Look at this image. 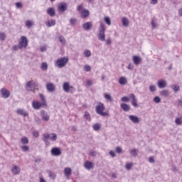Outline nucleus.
<instances>
[{
    "instance_id": "423d86ee",
    "label": "nucleus",
    "mask_w": 182,
    "mask_h": 182,
    "mask_svg": "<svg viewBox=\"0 0 182 182\" xmlns=\"http://www.w3.org/2000/svg\"><path fill=\"white\" fill-rule=\"evenodd\" d=\"M1 97H3L4 99H8V97L11 96V92L5 87L1 88Z\"/></svg>"
},
{
    "instance_id": "1a4fd4ad",
    "label": "nucleus",
    "mask_w": 182,
    "mask_h": 182,
    "mask_svg": "<svg viewBox=\"0 0 182 182\" xmlns=\"http://www.w3.org/2000/svg\"><path fill=\"white\" fill-rule=\"evenodd\" d=\"M157 85L159 89H164L167 86V82L165 80H158Z\"/></svg>"
},
{
    "instance_id": "393cba45",
    "label": "nucleus",
    "mask_w": 182,
    "mask_h": 182,
    "mask_svg": "<svg viewBox=\"0 0 182 182\" xmlns=\"http://www.w3.org/2000/svg\"><path fill=\"white\" fill-rule=\"evenodd\" d=\"M41 100L42 101L41 104L42 106H48V104H46V99L45 98V95L43 94L40 95Z\"/></svg>"
},
{
    "instance_id": "39448f33",
    "label": "nucleus",
    "mask_w": 182,
    "mask_h": 182,
    "mask_svg": "<svg viewBox=\"0 0 182 182\" xmlns=\"http://www.w3.org/2000/svg\"><path fill=\"white\" fill-rule=\"evenodd\" d=\"M50 153L52 156H55V157H58L62 154V151L60 150V148L58 147H54L50 150Z\"/></svg>"
},
{
    "instance_id": "c85d7f7f",
    "label": "nucleus",
    "mask_w": 182,
    "mask_h": 182,
    "mask_svg": "<svg viewBox=\"0 0 182 182\" xmlns=\"http://www.w3.org/2000/svg\"><path fill=\"white\" fill-rule=\"evenodd\" d=\"M98 39L99 41H102V42H105V39H106V35H105V33H99Z\"/></svg>"
},
{
    "instance_id": "cd10ccee",
    "label": "nucleus",
    "mask_w": 182,
    "mask_h": 182,
    "mask_svg": "<svg viewBox=\"0 0 182 182\" xmlns=\"http://www.w3.org/2000/svg\"><path fill=\"white\" fill-rule=\"evenodd\" d=\"M160 95L161 96H163L164 97H168V90H164L160 92Z\"/></svg>"
},
{
    "instance_id": "9b49d317",
    "label": "nucleus",
    "mask_w": 182,
    "mask_h": 182,
    "mask_svg": "<svg viewBox=\"0 0 182 182\" xmlns=\"http://www.w3.org/2000/svg\"><path fill=\"white\" fill-rule=\"evenodd\" d=\"M41 116L44 122H48V120H49V114H48V112L45 110L41 111Z\"/></svg>"
},
{
    "instance_id": "a878e982",
    "label": "nucleus",
    "mask_w": 182,
    "mask_h": 182,
    "mask_svg": "<svg viewBox=\"0 0 182 182\" xmlns=\"http://www.w3.org/2000/svg\"><path fill=\"white\" fill-rule=\"evenodd\" d=\"M129 154L132 156V157H137V149L135 148L129 150Z\"/></svg>"
},
{
    "instance_id": "052dcab7",
    "label": "nucleus",
    "mask_w": 182,
    "mask_h": 182,
    "mask_svg": "<svg viewBox=\"0 0 182 182\" xmlns=\"http://www.w3.org/2000/svg\"><path fill=\"white\" fill-rule=\"evenodd\" d=\"M33 137H39V132H38V131H34L33 132Z\"/></svg>"
},
{
    "instance_id": "b1692460",
    "label": "nucleus",
    "mask_w": 182,
    "mask_h": 182,
    "mask_svg": "<svg viewBox=\"0 0 182 182\" xmlns=\"http://www.w3.org/2000/svg\"><path fill=\"white\" fill-rule=\"evenodd\" d=\"M119 85H122V86H124L127 83V80L124 77H121L119 79Z\"/></svg>"
},
{
    "instance_id": "5701e85b",
    "label": "nucleus",
    "mask_w": 182,
    "mask_h": 182,
    "mask_svg": "<svg viewBox=\"0 0 182 182\" xmlns=\"http://www.w3.org/2000/svg\"><path fill=\"white\" fill-rule=\"evenodd\" d=\"M27 92H32V81H28L26 85Z\"/></svg>"
},
{
    "instance_id": "a211bd4d",
    "label": "nucleus",
    "mask_w": 182,
    "mask_h": 182,
    "mask_svg": "<svg viewBox=\"0 0 182 182\" xmlns=\"http://www.w3.org/2000/svg\"><path fill=\"white\" fill-rule=\"evenodd\" d=\"M47 14L50 16H55L56 15V12L55 11V9L52 8V7H50V8L48 9Z\"/></svg>"
},
{
    "instance_id": "ea45409f",
    "label": "nucleus",
    "mask_w": 182,
    "mask_h": 182,
    "mask_svg": "<svg viewBox=\"0 0 182 182\" xmlns=\"http://www.w3.org/2000/svg\"><path fill=\"white\" fill-rule=\"evenodd\" d=\"M48 176L50 177V178H53V180H55L56 178V174L52 171L48 172Z\"/></svg>"
},
{
    "instance_id": "473e14b6",
    "label": "nucleus",
    "mask_w": 182,
    "mask_h": 182,
    "mask_svg": "<svg viewBox=\"0 0 182 182\" xmlns=\"http://www.w3.org/2000/svg\"><path fill=\"white\" fill-rule=\"evenodd\" d=\"M171 89L173 92H180V87L177 86V85H171Z\"/></svg>"
},
{
    "instance_id": "dca6fc26",
    "label": "nucleus",
    "mask_w": 182,
    "mask_h": 182,
    "mask_svg": "<svg viewBox=\"0 0 182 182\" xmlns=\"http://www.w3.org/2000/svg\"><path fill=\"white\" fill-rule=\"evenodd\" d=\"M133 62L135 65H140V62H141V58L140 56L134 55L132 57Z\"/></svg>"
},
{
    "instance_id": "79ce46f5",
    "label": "nucleus",
    "mask_w": 182,
    "mask_h": 182,
    "mask_svg": "<svg viewBox=\"0 0 182 182\" xmlns=\"http://www.w3.org/2000/svg\"><path fill=\"white\" fill-rule=\"evenodd\" d=\"M21 143L23 144H28V143H29V139L26 137L21 138Z\"/></svg>"
},
{
    "instance_id": "bb28decb",
    "label": "nucleus",
    "mask_w": 182,
    "mask_h": 182,
    "mask_svg": "<svg viewBox=\"0 0 182 182\" xmlns=\"http://www.w3.org/2000/svg\"><path fill=\"white\" fill-rule=\"evenodd\" d=\"M55 24H56V21L51 19L48 22L47 26L48 28H50L51 26H55Z\"/></svg>"
},
{
    "instance_id": "6e6552de",
    "label": "nucleus",
    "mask_w": 182,
    "mask_h": 182,
    "mask_svg": "<svg viewBox=\"0 0 182 182\" xmlns=\"http://www.w3.org/2000/svg\"><path fill=\"white\" fill-rule=\"evenodd\" d=\"M84 167L86 168V170L90 171L92 168H94L93 163H92L90 161H86L84 164Z\"/></svg>"
},
{
    "instance_id": "13d9d810",
    "label": "nucleus",
    "mask_w": 182,
    "mask_h": 182,
    "mask_svg": "<svg viewBox=\"0 0 182 182\" xmlns=\"http://www.w3.org/2000/svg\"><path fill=\"white\" fill-rule=\"evenodd\" d=\"M175 122H176V124H181V123H182L181 119L177 118V119L175 120Z\"/></svg>"
},
{
    "instance_id": "f8f14e48",
    "label": "nucleus",
    "mask_w": 182,
    "mask_h": 182,
    "mask_svg": "<svg viewBox=\"0 0 182 182\" xmlns=\"http://www.w3.org/2000/svg\"><path fill=\"white\" fill-rule=\"evenodd\" d=\"M32 106L33 107V109H35V110H39V109H41V107H42V103L38 102V101H33L32 103Z\"/></svg>"
},
{
    "instance_id": "338daca9",
    "label": "nucleus",
    "mask_w": 182,
    "mask_h": 182,
    "mask_svg": "<svg viewBox=\"0 0 182 182\" xmlns=\"http://www.w3.org/2000/svg\"><path fill=\"white\" fill-rule=\"evenodd\" d=\"M70 23H71L72 25H73V23H75L76 22V20H75V18H71V19L70 20Z\"/></svg>"
},
{
    "instance_id": "0e129e2a",
    "label": "nucleus",
    "mask_w": 182,
    "mask_h": 182,
    "mask_svg": "<svg viewBox=\"0 0 182 182\" xmlns=\"http://www.w3.org/2000/svg\"><path fill=\"white\" fill-rule=\"evenodd\" d=\"M35 122L38 123V124H41V119L39 117H36L35 118Z\"/></svg>"
},
{
    "instance_id": "3c124183",
    "label": "nucleus",
    "mask_w": 182,
    "mask_h": 182,
    "mask_svg": "<svg viewBox=\"0 0 182 182\" xmlns=\"http://www.w3.org/2000/svg\"><path fill=\"white\" fill-rule=\"evenodd\" d=\"M149 90L151 92H156L157 90V88L156 87V85H151L149 87Z\"/></svg>"
},
{
    "instance_id": "e433bc0d",
    "label": "nucleus",
    "mask_w": 182,
    "mask_h": 182,
    "mask_svg": "<svg viewBox=\"0 0 182 182\" xmlns=\"http://www.w3.org/2000/svg\"><path fill=\"white\" fill-rule=\"evenodd\" d=\"M105 22L107 23V25H112V21H110V18L109 16L105 17Z\"/></svg>"
},
{
    "instance_id": "5fc2aeb1",
    "label": "nucleus",
    "mask_w": 182,
    "mask_h": 182,
    "mask_svg": "<svg viewBox=\"0 0 182 182\" xmlns=\"http://www.w3.org/2000/svg\"><path fill=\"white\" fill-rule=\"evenodd\" d=\"M92 85H93V82H92V80H87L86 82V86L87 87H90V86H92Z\"/></svg>"
},
{
    "instance_id": "6e6d98bb",
    "label": "nucleus",
    "mask_w": 182,
    "mask_h": 182,
    "mask_svg": "<svg viewBox=\"0 0 182 182\" xmlns=\"http://www.w3.org/2000/svg\"><path fill=\"white\" fill-rule=\"evenodd\" d=\"M26 26H27V28H31L32 26V22L31 21H27L26 22Z\"/></svg>"
},
{
    "instance_id": "8fccbe9b",
    "label": "nucleus",
    "mask_w": 182,
    "mask_h": 182,
    "mask_svg": "<svg viewBox=\"0 0 182 182\" xmlns=\"http://www.w3.org/2000/svg\"><path fill=\"white\" fill-rule=\"evenodd\" d=\"M84 69L85 72H90V70H92V67H90V65H85Z\"/></svg>"
},
{
    "instance_id": "2eb2a0df",
    "label": "nucleus",
    "mask_w": 182,
    "mask_h": 182,
    "mask_svg": "<svg viewBox=\"0 0 182 182\" xmlns=\"http://www.w3.org/2000/svg\"><path fill=\"white\" fill-rule=\"evenodd\" d=\"M46 87H47V90L48 92H50V93H53L55 89V85L50 82L46 85Z\"/></svg>"
},
{
    "instance_id": "6ab92c4d",
    "label": "nucleus",
    "mask_w": 182,
    "mask_h": 182,
    "mask_svg": "<svg viewBox=\"0 0 182 182\" xmlns=\"http://www.w3.org/2000/svg\"><path fill=\"white\" fill-rule=\"evenodd\" d=\"M83 29L85 31H90L92 29V23L91 22H87L82 25Z\"/></svg>"
},
{
    "instance_id": "ddd939ff",
    "label": "nucleus",
    "mask_w": 182,
    "mask_h": 182,
    "mask_svg": "<svg viewBox=\"0 0 182 182\" xmlns=\"http://www.w3.org/2000/svg\"><path fill=\"white\" fill-rule=\"evenodd\" d=\"M80 14H81V18L85 19V18H87V16L90 15V11H89L87 9H85L80 12Z\"/></svg>"
},
{
    "instance_id": "c9c22d12",
    "label": "nucleus",
    "mask_w": 182,
    "mask_h": 182,
    "mask_svg": "<svg viewBox=\"0 0 182 182\" xmlns=\"http://www.w3.org/2000/svg\"><path fill=\"white\" fill-rule=\"evenodd\" d=\"M50 134L53 136L50 138V140H51V141H56V139H58V135H56V134L55 133H51Z\"/></svg>"
},
{
    "instance_id": "49530a36",
    "label": "nucleus",
    "mask_w": 182,
    "mask_h": 182,
    "mask_svg": "<svg viewBox=\"0 0 182 182\" xmlns=\"http://www.w3.org/2000/svg\"><path fill=\"white\" fill-rule=\"evenodd\" d=\"M121 100L122 102H130V98L129 97H123L121 98Z\"/></svg>"
},
{
    "instance_id": "bf43d9fd",
    "label": "nucleus",
    "mask_w": 182,
    "mask_h": 182,
    "mask_svg": "<svg viewBox=\"0 0 182 182\" xmlns=\"http://www.w3.org/2000/svg\"><path fill=\"white\" fill-rule=\"evenodd\" d=\"M151 25L152 26V28L154 29L156 28H157V24L156 23H154V21L152 20L151 22Z\"/></svg>"
},
{
    "instance_id": "f3484780",
    "label": "nucleus",
    "mask_w": 182,
    "mask_h": 182,
    "mask_svg": "<svg viewBox=\"0 0 182 182\" xmlns=\"http://www.w3.org/2000/svg\"><path fill=\"white\" fill-rule=\"evenodd\" d=\"M11 171H12L13 174L16 176V175L19 174V173H21V168L18 167L17 166H14V167L11 169Z\"/></svg>"
},
{
    "instance_id": "a19ab883",
    "label": "nucleus",
    "mask_w": 182,
    "mask_h": 182,
    "mask_svg": "<svg viewBox=\"0 0 182 182\" xmlns=\"http://www.w3.org/2000/svg\"><path fill=\"white\" fill-rule=\"evenodd\" d=\"M41 69H42V70H48V63H42Z\"/></svg>"
},
{
    "instance_id": "aec40b11",
    "label": "nucleus",
    "mask_w": 182,
    "mask_h": 182,
    "mask_svg": "<svg viewBox=\"0 0 182 182\" xmlns=\"http://www.w3.org/2000/svg\"><path fill=\"white\" fill-rule=\"evenodd\" d=\"M121 108L124 112H129L130 110V105L126 104V103H122L120 105Z\"/></svg>"
},
{
    "instance_id": "f257e3e1",
    "label": "nucleus",
    "mask_w": 182,
    "mask_h": 182,
    "mask_svg": "<svg viewBox=\"0 0 182 182\" xmlns=\"http://www.w3.org/2000/svg\"><path fill=\"white\" fill-rule=\"evenodd\" d=\"M105 110H106V108L105 107V105L102 102H100L98 105L96 106L95 112L97 114H100V116H102V117H107L109 116V113L104 112Z\"/></svg>"
},
{
    "instance_id": "774afa93",
    "label": "nucleus",
    "mask_w": 182,
    "mask_h": 182,
    "mask_svg": "<svg viewBox=\"0 0 182 182\" xmlns=\"http://www.w3.org/2000/svg\"><path fill=\"white\" fill-rule=\"evenodd\" d=\"M178 14L180 16H182V8H181L179 10H178Z\"/></svg>"
},
{
    "instance_id": "680f3d73",
    "label": "nucleus",
    "mask_w": 182,
    "mask_h": 182,
    "mask_svg": "<svg viewBox=\"0 0 182 182\" xmlns=\"http://www.w3.org/2000/svg\"><path fill=\"white\" fill-rule=\"evenodd\" d=\"M106 44L109 46V45H112V40L110 38H107L106 41Z\"/></svg>"
},
{
    "instance_id": "37998d69",
    "label": "nucleus",
    "mask_w": 182,
    "mask_h": 182,
    "mask_svg": "<svg viewBox=\"0 0 182 182\" xmlns=\"http://www.w3.org/2000/svg\"><path fill=\"white\" fill-rule=\"evenodd\" d=\"M5 39H6V35H5V33H0V41H5Z\"/></svg>"
},
{
    "instance_id": "72a5a7b5",
    "label": "nucleus",
    "mask_w": 182,
    "mask_h": 182,
    "mask_svg": "<svg viewBox=\"0 0 182 182\" xmlns=\"http://www.w3.org/2000/svg\"><path fill=\"white\" fill-rule=\"evenodd\" d=\"M105 26L103 25V23H100V27L99 28V33H105Z\"/></svg>"
},
{
    "instance_id": "c03bdc74",
    "label": "nucleus",
    "mask_w": 182,
    "mask_h": 182,
    "mask_svg": "<svg viewBox=\"0 0 182 182\" xmlns=\"http://www.w3.org/2000/svg\"><path fill=\"white\" fill-rule=\"evenodd\" d=\"M154 102L155 103H160L161 102V99H160V97L156 96L154 98Z\"/></svg>"
},
{
    "instance_id": "09e8293b",
    "label": "nucleus",
    "mask_w": 182,
    "mask_h": 182,
    "mask_svg": "<svg viewBox=\"0 0 182 182\" xmlns=\"http://www.w3.org/2000/svg\"><path fill=\"white\" fill-rule=\"evenodd\" d=\"M132 167H133L132 163L127 164L125 166V168H127V170H130V168H132Z\"/></svg>"
},
{
    "instance_id": "f03ea898",
    "label": "nucleus",
    "mask_w": 182,
    "mask_h": 182,
    "mask_svg": "<svg viewBox=\"0 0 182 182\" xmlns=\"http://www.w3.org/2000/svg\"><path fill=\"white\" fill-rule=\"evenodd\" d=\"M68 62H69V58L63 57V58H58L55 63V66H56L57 68H59L60 69L62 68H65V66H66V63H68Z\"/></svg>"
},
{
    "instance_id": "4468645a",
    "label": "nucleus",
    "mask_w": 182,
    "mask_h": 182,
    "mask_svg": "<svg viewBox=\"0 0 182 182\" xmlns=\"http://www.w3.org/2000/svg\"><path fill=\"white\" fill-rule=\"evenodd\" d=\"M129 120L132 121V123H135V124L140 123V119H139L137 116L129 115Z\"/></svg>"
},
{
    "instance_id": "e2e57ef3",
    "label": "nucleus",
    "mask_w": 182,
    "mask_h": 182,
    "mask_svg": "<svg viewBox=\"0 0 182 182\" xmlns=\"http://www.w3.org/2000/svg\"><path fill=\"white\" fill-rule=\"evenodd\" d=\"M16 6V8H22V4L21 2H17Z\"/></svg>"
},
{
    "instance_id": "a18cd8bd",
    "label": "nucleus",
    "mask_w": 182,
    "mask_h": 182,
    "mask_svg": "<svg viewBox=\"0 0 182 182\" xmlns=\"http://www.w3.org/2000/svg\"><path fill=\"white\" fill-rule=\"evenodd\" d=\"M115 151L118 154H120V153H122L123 151V149H122V147H120V146H117L115 149Z\"/></svg>"
},
{
    "instance_id": "7c9ffc66",
    "label": "nucleus",
    "mask_w": 182,
    "mask_h": 182,
    "mask_svg": "<svg viewBox=\"0 0 182 182\" xmlns=\"http://www.w3.org/2000/svg\"><path fill=\"white\" fill-rule=\"evenodd\" d=\"M100 127H102V124L99 123H96L93 125V130H95V132H97V130L100 129Z\"/></svg>"
},
{
    "instance_id": "2f4dec72",
    "label": "nucleus",
    "mask_w": 182,
    "mask_h": 182,
    "mask_svg": "<svg viewBox=\"0 0 182 182\" xmlns=\"http://www.w3.org/2000/svg\"><path fill=\"white\" fill-rule=\"evenodd\" d=\"M84 117L86 120H87V122H90L91 120L90 114H89L87 111L85 112Z\"/></svg>"
},
{
    "instance_id": "9d476101",
    "label": "nucleus",
    "mask_w": 182,
    "mask_h": 182,
    "mask_svg": "<svg viewBox=\"0 0 182 182\" xmlns=\"http://www.w3.org/2000/svg\"><path fill=\"white\" fill-rule=\"evenodd\" d=\"M68 9V4L65 2H62L58 5V11L59 12H65Z\"/></svg>"
},
{
    "instance_id": "20e7f679",
    "label": "nucleus",
    "mask_w": 182,
    "mask_h": 182,
    "mask_svg": "<svg viewBox=\"0 0 182 182\" xmlns=\"http://www.w3.org/2000/svg\"><path fill=\"white\" fill-rule=\"evenodd\" d=\"M28 47V38L26 36H21V41L18 43V48L22 49V48H27Z\"/></svg>"
},
{
    "instance_id": "4be33fe9",
    "label": "nucleus",
    "mask_w": 182,
    "mask_h": 182,
    "mask_svg": "<svg viewBox=\"0 0 182 182\" xmlns=\"http://www.w3.org/2000/svg\"><path fill=\"white\" fill-rule=\"evenodd\" d=\"M122 25L125 27V28H127V26H129V19L127 18V17H123L122 18Z\"/></svg>"
},
{
    "instance_id": "0eeeda50",
    "label": "nucleus",
    "mask_w": 182,
    "mask_h": 182,
    "mask_svg": "<svg viewBox=\"0 0 182 182\" xmlns=\"http://www.w3.org/2000/svg\"><path fill=\"white\" fill-rule=\"evenodd\" d=\"M16 113L20 116H23V117H26L29 116V114L28 113V112H26L24 109H17Z\"/></svg>"
},
{
    "instance_id": "de8ad7c7",
    "label": "nucleus",
    "mask_w": 182,
    "mask_h": 182,
    "mask_svg": "<svg viewBox=\"0 0 182 182\" xmlns=\"http://www.w3.org/2000/svg\"><path fill=\"white\" fill-rule=\"evenodd\" d=\"M77 12H82L83 11V4H80L77 6Z\"/></svg>"
},
{
    "instance_id": "412c9836",
    "label": "nucleus",
    "mask_w": 182,
    "mask_h": 182,
    "mask_svg": "<svg viewBox=\"0 0 182 182\" xmlns=\"http://www.w3.org/2000/svg\"><path fill=\"white\" fill-rule=\"evenodd\" d=\"M64 174L65 177H69V176L72 175V169L70 168H65L64 169Z\"/></svg>"
},
{
    "instance_id": "4d7b16f0",
    "label": "nucleus",
    "mask_w": 182,
    "mask_h": 182,
    "mask_svg": "<svg viewBox=\"0 0 182 182\" xmlns=\"http://www.w3.org/2000/svg\"><path fill=\"white\" fill-rule=\"evenodd\" d=\"M149 163H151L152 164L155 163L154 157V156H150L149 158Z\"/></svg>"
},
{
    "instance_id": "c756f323",
    "label": "nucleus",
    "mask_w": 182,
    "mask_h": 182,
    "mask_svg": "<svg viewBox=\"0 0 182 182\" xmlns=\"http://www.w3.org/2000/svg\"><path fill=\"white\" fill-rule=\"evenodd\" d=\"M50 139V134H44L43 141L45 143H48V139Z\"/></svg>"
},
{
    "instance_id": "864d4df0",
    "label": "nucleus",
    "mask_w": 182,
    "mask_h": 182,
    "mask_svg": "<svg viewBox=\"0 0 182 182\" xmlns=\"http://www.w3.org/2000/svg\"><path fill=\"white\" fill-rule=\"evenodd\" d=\"M89 154L92 157H96V156L97 155V154L95 151H90Z\"/></svg>"
},
{
    "instance_id": "58836bf2",
    "label": "nucleus",
    "mask_w": 182,
    "mask_h": 182,
    "mask_svg": "<svg viewBox=\"0 0 182 182\" xmlns=\"http://www.w3.org/2000/svg\"><path fill=\"white\" fill-rule=\"evenodd\" d=\"M59 41L62 45H65V43H66V40H65V37H63V36H59Z\"/></svg>"
},
{
    "instance_id": "7ed1b4c3",
    "label": "nucleus",
    "mask_w": 182,
    "mask_h": 182,
    "mask_svg": "<svg viewBox=\"0 0 182 182\" xmlns=\"http://www.w3.org/2000/svg\"><path fill=\"white\" fill-rule=\"evenodd\" d=\"M63 90H64L65 93H69V92H70V93H73V92H75V87H73V86H70L69 82H65L63 84Z\"/></svg>"
},
{
    "instance_id": "69168bd1",
    "label": "nucleus",
    "mask_w": 182,
    "mask_h": 182,
    "mask_svg": "<svg viewBox=\"0 0 182 182\" xmlns=\"http://www.w3.org/2000/svg\"><path fill=\"white\" fill-rule=\"evenodd\" d=\"M18 49H19V46L15 45L13 46V50L16 51V50H18Z\"/></svg>"
},
{
    "instance_id": "603ef678",
    "label": "nucleus",
    "mask_w": 182,
    "mask_h": 182,
    "mask_svg": "<svg viewBox=\"0 0 182 182\" xmlns=\"http://www.w3.org/2000/svg\"><path fill=\"white\" fill-rule=\"evenodd\" d=\"M23 151H29V146L25 145L21 147Z\"/></svg>"
},
{
    "instance_id": "4c0bfd02",
    "label": "nucleus",
    "mask_w": 182,
    "mask_h": 182,
    "mask_svg": "<svg viewBox=\"0 0 182 182\" xmlns=\"http://www.w3.org/2000/svg\"><path fill=\"white\" fill-rule=\"evenodd\" d=\"M105 97L108 100V102H113V98L112 97V95L109 94H105Z\"/></svg>"
},
{
    "instance_id": "f704fd0d",
    "label": "nucleus",
    "mask_w": 182,
    "mask_h": 182,
    "mask_svg": "<svg viewBox=\"0 0 182 182\" xmlns=\"http://www.w3.org/2000/svg\"><path fill=\"white\" fill-rule=\"evenodd\" d=\"M84 55L85 58H90V56L92 55V53L89 50H85L84 51Z\"/></svg>"
}]
</instances>
